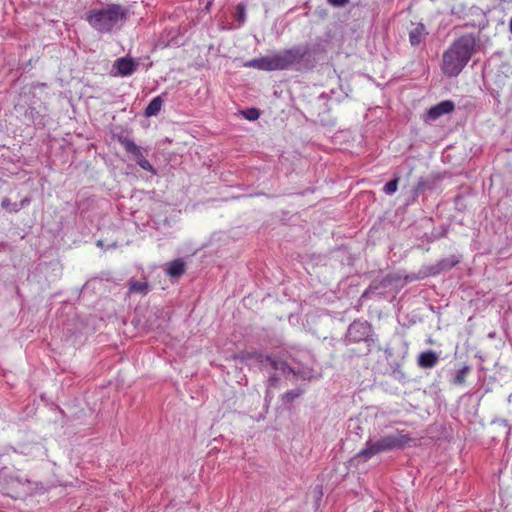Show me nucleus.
I'll return each instance as SVG.
<instances>
[{
  "label": "nucleus",
  "instance_id": "obj_17",
  "mask_svg": "<svg viewBox=\"0 0 512 512\" xmlns=\"http://www.w3.org/2000/svg\"><path fill=\"white\" fill-rule=\"evenodd\" d=\"M129 292L140 295H146L149 292V285L146 281L130 280Z\"/></svg>",
  "mask_w": 512,
  "mask_h": 512
},
{
  "label": "nucleus",
  "instance_id": "obj_28",
  "mask_svg": "<svg viewBox=\"0 0 512 512\" xmlns=\"http://www.w3.org/2000/svg\"><path fill=\"white\" fill-rule=\"evenodd\" d=\"M509 28H510V31L512 33V17H511V20H510V23H509Z\"/></svg>",
  "mask_w": 512,
  "mask_h": 512
},
{
  "label": "nucleus",
  "instance_id": "obj_13",
  "mask_svg": "<svg viewBox=\"0 0 512 512\" xmlns=\"http://www.w3.org/2000/svg\"><path fill=\"white\" fill-rule=\"evenodd\" d=\"M427 35L424 24L417 23L409 31V42L412 46L420 45Z\"/></svg>",
  "mask_w": 512,
  "mask_h": 512
},
{
  "label": "nucleus",
  "instance_id": "obj_11",
  "mask_svg": "<svg viewBox=\"0 0 512 512\" xmlns=\"http://www.w3.org/2000/svg\"><path fill=\"white\" fill-rule=\"evenodd\" d=\"M136 67L137 64L134 60L126 57L118 58L113 65L117 74L123 77L132 75L136 70Z\"/></svg>",
  "mask_w": 512,
  "mask_h": 512
},
{
  "label": "nucleus",
  "instance_id": "obj_4",
  "mask_svg": "<svg viewBox=\"0 0 512 512\" xmlns=\"http://www.w3.org/2000/svg\"><path fill=\"white\" fill-rule=\"evenodd\" d=\"M126 18V9L119 4H107L101 8L91 9L86 20L100 33H108Z\"/></svg>",
  "mask_w": 512,
  "mask_h": 512
},
{
  "label": "nucleus",
  "instance_id": "obj_15",
  "mask_svg": "<svg viewBox=\"0 0 512 512\" xmlns=\"http://www.w3.org/2000/svg\"><path fill=\"white\" fill-rule=\"evenodd\" d=\"M439 360V356L432 350H428L419 355L418 365L421 368H432Z\"/></svg>",
  "mask_w": 512,
  "mask_h": 512
},
{
  "label": "nucleus",
  "instance_id": "obj_19",
  "mask_svg": "<svg viewBox=\"0 0 512 512\" xmlns=\"http://www.w3.org/2000/svg\"><path fill=\"white\" fill-rule=\"evenodd\" d=\"M303 394V390L300 388L292 389L282 395L283 403H291L295 399L299 398Z\"/></svg>",
  "mask_w": 512,
  "mask_h": 512
},
{
  "label": "nucleus",
  "instance_id": "obj_25",
  "mask_svg": "<svg viewBox=\"0 0 512 512\" xmlns=\"http://www.w3.org/2000/svg\"><path fill=\"white\" fill-rule=\"evenodd\" d=\"M237 9L239 10V16H240V18H242V19H243V17H244V13H245L244 6H242V5H238Z\"/></svg>",
  "mask_w": 512,
  "mask_h": 512
},
{
  "label": "nucleus",
  "instance_id": "obj_12",
  "mask_svg": "<svg viewBox=\"0 0 512 512\" xmlns=\"http://www.w3.org/2000/svg\"><path fill=\"white\" fill-rule=\"evenodd\" d=\"M245 66L263 71H275L273 55L252 59Z\"/></svg>",
  "mask_w": 512,
  "mask_h": 512
},
{
  "label": "nucleus",
  "instance_id": "obj_9",
  "mask_svg": "<svg viewBox=\"0 0 512 512\" xmlns=\"http://www.w3.org/2000/svg\"><path fill=\"white\" fill-rule=\"evenodd\" d=\"M370 327L367 322L354 321L348 328L347 337L352 342H359L368 337Z\"/></svg>",
  "mask_w": 512,
  "mask_h": 512
},
{
  "label": "nucleus",
  "instance_id": "obj_22",
  "mask_svg": "<svg viewBox=\"0 0 512 512\" xmlns=\"http://www.w3.org/2000/svg\"><path fill=\"white\" fill-rule=\"evenodd\" d=\"M243 116L250 121L257 120L260 116V112L256 108H250L242 112Z\"/></svg>",
  "mask_w": 512,
  "mask_h": 512
},
{
  "label": "nucleus",
  "instance_id": "obj_7",
  "mask_svg": "<svg viewBox=\"0 0 512 512\" xmlns=\"http://www.w3.org/2000/svg\"><path fill=\"white\" fill-rule=\"evenodd\" d=\"M117 140L123 146L125 151L132 156V158L137 162V164L142 169L149 171L153 174L156 173L153 166L145 158L143 149L139 147L131 138L121 134L117 136Z\"/></svg>",
  "mask_w": 512,
  "mask_h": 512
},
{
  "label": "nucleus",
  "instance_id": "obj_8",
  "mask_svg": "<svg viewBox=\"0 0 512 512\" xmlns=\"http://www.w3.org/2000/svg\"><path fill=\"white\" fill-rule=\"evenodd\" d=\"M506 88H512V71L509 67L497 71L490 83L491 94L494 98H498Z\"/></svg>",
  "mask_w": 512,
  "mask_h": 512
},
{
  "label": "nucleus",
  "instance_id": "obj_2",
  "mask_svg": "<svg viewBox=\"0 0 512 512\" xmlns=\"http://www.w3.org/2000/svg\"><path fill=\"white\" fill-rule=\"evenodd\" d=\"M475 48L472 36H462L452 43L442 57V71L446 76H457L470 60Z\"/></svg>",
  "mask_w": 512,
  "mask_h": 512
},
{
  "label": "nucleus",
  "instance_id": "obj_29",
  "mask_svg": "<svg viewBox=\"0 0 512 512\" xmlns=\"http://www.w3.org/2000/svg\"><path fill=\"white\" fill-rule=\"evenodd\" d=\"M97 245H98V246H100V247H102V246H103L102 241H101V240H99V241L97 242Z\"/></svg>",
  "mask_w": 512,
  "mask_h": 512
},
{
  "label": "nucleus",
  "instance_id": "obj_20",
  "mask_svg": "<svg viewBox=\"0 0 512 512\" xmlns=\"http://www.w3.org/2000/svg\"><path fill=\"white\" fill-rule=\"evenodd\" d=\"M1 207L10 212H18L20 210V208L18 207V204L12 203L11 200L7 197L2 199Z\"/></svg>",
  "mask_w": 512,
  "mask_h": 512
},
{
  "label": "nucleus",
  "instance_id": "obj_3",
  "mask_svg": "<svg viewBox=\"0 0 512 512\" xmlns=\"http://www.w3.org/2000/svg\"><path fill=\"white\" fill-rule=\"evenodd\" d=\"M412 439L402 431H396L378 439H369L364 447L356 454V459L366 462L377 454L402 449L409 445Z\"/></svg>",
  "mask_w": 512,
  "mask_h": 512
},
{
  "label": "nucleus",
  "instance_id": "obj_1",
  "mask_svg": "<svg viewBox=\"0 0 512 512\" xmlns=\"http://www.w3.org/2000/svg\"><path fill=\"white\" fill-rule=\"evenodd\" d=\"M238 358L242 362H255L260 369L267 370V371H274V373H270V376L267 381V389H266V395L265 400L271 401L273 395L271 392L272 388H275L277 386V383L279 381V375H283L286 377H289L290 375H295L294 370L287 365V363L279 358L272 357L269 355H263L259 352H241L238 355Z\"/></svg>",
  "mask_w": 512,
  "mask_h": 512
},
{
  "label": "nucleus",
  "instance_id": "obj_24",
  "mask_svg": "<svg viewBox=\"0 0 512 512\" xmlns=\"http://www.w3.org/2000/svg\"><path fill=\"white\" fill-rule=\"evenodd\" d=\"M328 2L335 7H344L348 4L349 0H328Z\"/></svg>",
  "mask_w": 512,
  "mask_h": 512
},
{
  "label": "nucleus",
  "instance_id": "obj_18",
  "mask_svg": "<svg viewBox=\"0 0 512 512\" xmlns=\"http://www.w3.org/2000/svg\"><path fill=\"white\" fill-rule=\"evenodd\" d=\"M459 262H460V256H457V255H451L447 258H444L441 261H439V263L437 265L438 269L434 273H438L441 270L450 269V268L454 267L455 265H457Z\"/></svg>",
  "mask_w": 512,
  "mask_h": 512
},
{
  "label": "nucleus",
  "instance_id": "obj_5",
  "mask_svg": "<svg viewBox=\"0 0 512 512\" xmlns=\"http://www.w3.org/2000/svg\"><path fill=\"white\" fill-rule=\"evenodd\" d=\"M36 485L19 471L7 467L0 469V494L2 495L20 499L32 494Z\"/></svg>",
  "mask_w": 512,
  "mask_h": 512
},
{
  "label": "nucleus",
  "instance_id": "obj_10",
  "mask_svg": "<svg viewBox=\"0 0 512 512\" xmlns=\"http://www.w3.org/2000/svg\"><path fill=\"white\" fill-rule=\"evenodd\" d=\"M455 104L451 100L442 101L435 106L431 107L426 114V120L434 121L443 115L449 114L454 111Z\"/></svg>",
  "mask_w": 512,
  "mask_h": 512
},
{
  "label": "nucleus",
  "instance_id": "obj_6",
  "mask_svg": "<svg viewBox=\"0 0 512 512\" xmlns=\"http://www.w3.org/2000/svg\"><path fill=\"white\" fill-rule=\"evenodd\" d=\"M307 50L304 47L297 46L283 50L273 55L275 70H286L291 66L300 63Z\"/></svg>",
  "mask_w": 512,
  "mask_h": 512
},
{
  "label": "nucleus",
  "instance_id": "obj_14",
  "mask_svg": "<svg viewBox=\"0 0 512 512\" xmlns=\"http://www.w3.org/2000/svg\"><path fill=\"white\" fill-rule=\"evenodd\" d=\"M165 272L171 278H178L185 272V262L183 259H175L165 265Z\"/></svg>",
  "mask_w": 512,
  "mask_h": 512
},
{
  "label": "nucleus",
  "instance_id": "obj_23",
  "mask_svg": "<svg viewBox=\"0 0 512 512\" xmlns=\"http://www.w3.org/2000/svg\"><path fill=\"white\" fill-rule=\"evenodd\" d=\"M469 368L468 367H463L459 372L458 374L456 375L455 377V382L456 383H463L464 380H465V376L468 372Z\"/></svg>",
  "mask_w": 512,
  "mask_h": 512
},
{
  "label": "nucleus",
  "instance_id": "obj_16",
  "mask_svg": "<svg viewBox=\"0 0 512 512\" xmlns=\"http://www.w3.org/2000/svg\"><path fill=\"white\" fill-rule=\"evenodd\" d=\"M162 105H163V99L161 96H157V97L153 98L149 102L148 106L145 109V116L146 117L156 116L160 112Z\"/></svg>",
  "mask_w": 512,
  "mask_h": 512
},
{
  "label": "nucleus",
  "instance_id": "obj_27",
  "mask_svg": "<svg viewBox=\"0 0 512 512\" xmlns=\"http://www.w3.org/2000/svg\"><path fill=\"white\" fill-rule=\"evenodd\" d=\"M369 292H370V289H369V290H366V291L363 293L362 297L367 296Z\"/></svg>",
  "mask_w": 512,
  "mask_h": 512
},
{
  "label": "nucleus",
  "instance_id": "obj_26",
  "mask_svg": "<svg viewBox=\"0 0 512 512\" xmlns=\"http://www.w3.org/2000/svg\"><path fill=\"white\" fill-rule=\"evenodd\" d=\"M29 203V199L25 198L21 201L20 205L18 206L20 209L27 205Z\"/></svg>",
  "mask_w": 512,
  "mask_h": 512
},
{
  "label": "nucleus",
  "instance_id": "obj_21",
  "mask_svg": "<svg viewBox=\"0 0 512 512\" xmlns=\"http://www.w3.org/2000/svg\"><path fill=\"white\" fill-rule=\"evenodd\" d=\"M397 188H398V179L395 178L385 184L383 191L386 194L391 195L397 191Z\"/></svg>",
  "mask_w": 512,
  "mask_h": 512
}]
</instances>
